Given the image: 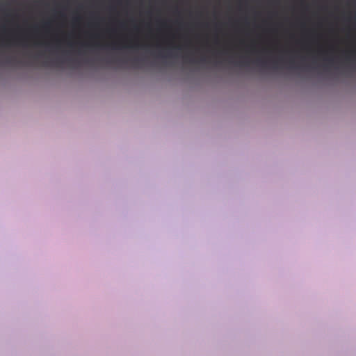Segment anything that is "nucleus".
<instances>
[{
	"instance_id": "obj_1",
	"label": "nucleus",
	"mask_w": 356,
	"mask_h": 356,
	"mask_svg": "<svg viewBox=\"0 0 356 356\" xmlns=\"http://www.w3.org/2000/svg\"><path fill=\"white\" fill-rule=\"evenodd\" d=\"M108 63H127V60H117V59H110L106 61Z\"/></svg>"
},
{
	"instance_id": "obj_2",
	"label": "nucleus",
	"mask_w": 356,
	"mask_h": 356,
	"mask_svg": "<svg viewBox=\"0 0 356 356\" xmlns=\"http://www.w3.org/2000/svg\"><path fill=\"white\" fill-rule=\"evenodd\" d=\"M143 60L142 58H135L131 59V63L135 65H137L143 62Z\"/></svg>"
},
{
	"instance_id": "obj_3",
	"label": "nucleus",
	"mask_w": 356,
	"mask_h": 356,
	"mask_svg": "<svg viewBox=\"0 0 356 356\" xmlns=\"http://www.w3.org/2000/svg\"><path fill=\"white\" fill-rule=\"evenodd\" d=\"M63 63V61H61V60H56V61L51 62V63ZM49 64H50V62L49 60H46L43 63V65L44 66H48V65H49Z\"/></svg>"
},
{
	"instance_id": "obj_4",
	"label": "nucleus",
	"mask_w": 356,
	"mask_h": 356,
	"mask_svg": "<svg viewBox=\"0 0 356 356\" xmlns=\"http://www.w3.org/2000/svg\"><path fill=\"white\" fill-rule=\"evenodd\" d=\"M15 60V58H8L7 62H8V63H13Z\"/></svg>"
},
{
	"instance_id": "obj_5",
	"label": "nucleus",
	"mask_w": 356,
	"mask_h": 356,
	"mask_svg": "<svg viewBox=\"0 0 356 356\" xmlns=\"http://www.w3.org/2000/svg\"><path fill=\"white\" fill-rule=\"evenodd\" d=\"M67 62H68L69 63H75V62H76V60H73V59H68V60H67Z\"/></svg>"
},
{
	"instance_id": "obj_6",
	"label": "nucleus",
	"mask_w": 356,
	"mask_h": 356,
	"mask_svg": "<svg viewBox=\"0 0 356 356\" xmlns=\"http://www.w3.org/2000/svg\"><path fill=\"white\" fill-rule=\"evenodd\" d=\"M190 63L192 64L197 63V61L193 59L190 60Z\"/></svg>"
},
{
	"instance_id": "obj_7",
	"label": "nucleus",
	"mask_w": 356,
	"mask_h": 356,
	"mask_svg": "<svg viewBox=\"0 0 356 356\" xmlns=\"http://www.w3.org/2000/svg\"><path fill=\"white\" fill-rule=\"evenodd\" d=\"M259 63H260L262 66H266V62H260V61H257Z\"/></svg>"
},
{
	"instance_id": "obj_8",
	"label": "nucleus",
	"mask_w": 356,
	"mask_h": 356,
	"mask_svg": "<svg viewBox=\"0 0 356 356\" xmlns=\"http://www.w3.org/2000/svg\"><path fill=\"white\" fill-rule=\"evenodd\" d=\"M200 62H201V63H205V62H206V58H201V60H200Z\"/></svg>"
},
{
	"instance_id": "obj_9",
	"label": "nucleus",
	"mask_w": 356,
	"mask_h": 356,
	"mask_svg": "<svg viewBox=\"0 0 356 356\" xmlns=\"http://www.w3.org/2000/svg\"><path fill=\"white\" fill-rule=\"evenodd\" d=\"M40 56V55H37V56H34V59L38 60V58H39Z\"/></svg>"
},
{
	"instance_id": "obj_10",
	"label": "nucleus",
	"mask_w": 356,
	"mask_h": 356,
	"mask_svg": "<svg viewBox=\"0 0 356 356\" xmlns=\"http://www.w3.org/2000/svg\"><path fill=\"white\" fill-rule=\"evenodd\" d=\"M327 60H328V62H329L330 63H332V61H333V60H332V59H328Z\"/></svg>"
},
{
	"instance_id": "obj_11",
	"label": "nucleus",
	"mask_w": 356,
	"mask_h": 356,
	"mask_svg": "<svg viewBox=\"0 0 356 356\" xmlns=\"http://www.w3.org/2000/svg\"><path fill=\"white\" fill-rule=\"evenodd\" d=\"M240 65H247V63H240Z\"/></svg>"
},
{
	"instance_id": "obj_12",
	"label": "nucleus",
	"mask_w": 356,
	"mask_h": 356,
	"mask_svg": "<svg viewBox=\"0 0 356 356\" xmlns=\"http://www.w3.org/2000/svg\"><path fill=\"white\" fill-rule=\"evenodd\" d=\"M293 61L291 60V67H293V66L292 65V64H293Z\"/></svg>"
},
{
	"instance_id": "obj_13",
	"label": "nucleus",
	"mask_w": 356,
	"mask_h": 356,
	"mask_svg": "<svg viewBox=\"0 0 356 356\" xmlns=\"http://www.w3.org/2000/svg\"><path fill=\"white\" fill-rule=\"evenodd\" d=\"M346 59H349V56L348 55L346 56Z\"/></svg>"
}]
</instances>
